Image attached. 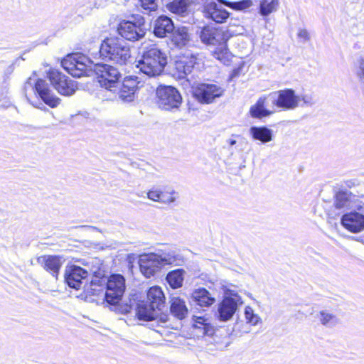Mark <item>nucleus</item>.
Here are the masks:
<instances>
[{"label": "nucleus", "mask_w": 364, "mask_h": 364, "mask_svg": "<svg viewBox=\"0 0 364 364\" xmlns=\"http://www.w3.org/2000/svg\"><path fill=\"white\" fill-rule=\"evenodd\" d=\"M166 64V55L156 45H151L144 51L136 67L146 75L153 77L161 75Z\"/></svg>", "instance_id": "1"}, {"label": "nucleus", "mask_w": 364, "mask_h": 364, "mask_svg": "<svg viewBox=\"0 0 364 364\" xmlns=\"http://www.w3.org/2000/svg\"><path fill=\"white\" fill-rule=\"evenodd\" d=\"M100 56L105 60L124 65L130 58V49L117 36L106 37L101 43Z\"/></svg>", "instance_id": "2"}, {"label": "nucleus", "mask_w": 364, "mask_h": 364, "mask_svg": "<svg viewBox=\"0 0 364 364\" xmlns=\"http://www.w3.org/2000/svg\"><path fill=\"white\" fill-rule=\"evenodd\" d=\"M353 193L347 190H339L334 195V207L342 209L350 205Z\"/></svg>", "instance_id": "33"}, {"label": "nucleus", "mask_w": 364, "mask_h": 364, "mask_svg": "<svg viewBox=\"0 0 364 364\" xmlns=\"http://www.w3.org/2000/svg\"><path fill=\"white\" fill-rule=\"evenodd\" d=\"M236 143V141L235 140H230V144L232 146V145H234Z\"/></svg>", "instance_id": "44"}, {"label": "nucleus", "mask_w": 364, "mask_h": 364, "mask_svg": "<svg viewBox=\"0 0 364 364\" xmlns=\"http://www.w3.org/2000/svg\"><path fill=\"white\" fill-rule=\"evenodd\" d=\"M279 5V0H261L259 5V13L266 17L275 12Z\"/></svg>", "instance_id": "36"}, {"label": "nucleus", "mask_w": 364, "mask_h": 364, "mask_svg": "<svg viewBox=\"0 0 364 364\" xmlns=\"http://www.w3.org/2000/svg\"><path fill=\"white\" fill-rule=\"evenodd\" d=\"M141 6L145 10L150 11H155L157 9L156 0H140Z\"/></svg>", "instance_id": "39"}, {"label": "nucleus", "mask_w": 364, "mask_h": 364, "mask_svg": "<svg viewBox=\"0 0 364 364\" xmlns=\"http://www.w3.org/2000/svg\"><path fill=\"white\" fill-rule=\"evenodd\" d=\"M276 93L277 99L273 102L274 105L284 110L292 109L297 107L299 98L293 90H281Z\"/></svg>", "instance_id": "15"}, {"label": "nucleus", "mask_w": 364, "mask_h": 364, "mask_svg": "<svg viewBox=\"0 0 364 364\" xmlns=\"http://www.w3.org/2000/svg\"><path fill=\"white\" fill-rule=\"evenodd\" d=\"M194 301L201 307H209L215 301V298L212 297L210 292L205 288L196 289L193 293Z\"/></svg>", "instance_id": "29"}, {"label": "nucleus", "mask_w": 364, "mask_h": 364, "mask_svg": "<svg viewBox=\"0 0 364 364\" xmlns=\"http://www.w3.org/2000/svg\"><path fill=\"white\" fill-rule=\"evenodd\" d=\"M161 320L164 322L168 320V316L167 315H165L164 316V318H161Z\"/></svg>", "instance_id": "43"}, {"label": "nucleus", "mask_w": 364, "mask_h": 364, "mask_svg": "<svg viewBox=\"0 0 364 364\" xmlns=\"http://www.w3.org/2000/svg\"><path fill=\"white\" fill-rule=\"evenodd\" d=\"M224 94V89L218 84L199 82L193 87L192 95L200 104L209 105Z\"/></svg>", "instance_id": "6"}, {"label": "nucleus", "mask_w": 364, "mask_h": 364, "mask_svg": "<svg viewBox=\"0 0 364 364\" xmlns=\"http://www.w3.org/2000/svg\"><path fill=\"white\" fill-rule=\"evenodd\" d=\"M205 17L217 23H223L230 16V13L215 2L208 4L204 8Z\"/></svg>", "instance_id": "19"}, {"label": "nucleus", "mask_w": 364, "mask_h": 364, "mask_svg": "<svg viewBox=\"0 0 364 364\" xmlns=\"http://www.w3.org/2000/svg\"><path fill=\"white\" fill-rule=\"evenodd\" d=\"M267 98V96L259 97L256 103L250 107V114L252 117L261 119L272 114L273 112L265 108Z\"/></svg>", "instance_id": "30"}, {"label": "nucleus", "mask_w": 364, "mask_h": 364, "mask_svg": "<svg viewBox=\"0 0 364 364\" xmlns=\"http://www.w3.org/2000/svg\"><path fill=\"white\" fill-rule=\"evenodd\" d=\"M140 82L136 76L125 77L119 90V97L127 102L134 100L135 93L139 90Z\"/></svg>", "instance_id": "17"}, {"label": "nucleus", "mask_w": 364, "mask_h": 364, "mask_svg": "<svg viewBox=\"0 0 364 364\" xmlns=\"http://www.w3.org/2000/svg\"><path fill=\"white\" fill-rule=\"evenodd\" d=\"M358 76L360 79L364 78V58L360 60V71L358 73Z\"/></svg>", "instance_id": "41"}, {"label": "nucleus", "mask_w": 364, "mask_h": 364, "mask_svg": "<svg viewBox=\"0 0 364 364\" xmlns=\"http://www.w3.org/2000/svg\"><path fill=\"white\" fill-rule=\"evenodd\" d=\"M164 264V259L155 253L141 255L139 259L141 272L146 278H150L159 272Z\"/></svg>", "instance_id": "12"}, {"label": "nucleus", "mask_w": 364, "mask_h": 364, "mask_svg": "<svg viewBox=\"0 0 364 364\" xmlns=\"http://www.w3.org/2000/svg\"><path fill=\"white\" fill-rule=\"evenodd\" d=\"M199 37L203 43L207 46H215L220 42L229 41L231 35L221 27L205 25L201 28Z\"/></svg>", "instance_id": "11"}, {"label": "nucleus", "mask_w": 364, "mask_h": 364, "mask_svg": "<svg viewBox=\"0 0 364 364\" xmlns=\"http://www.w3.org/2000/svg\"><path fill=\"white\" fill-rule=\"evenodd\" d=\"M174 29L173 23L171 18L166 16H160L156 20L154 27V33L156 37L164 38L171 33Z\"/></svg>", "instance_id": "21"}, {"label": "nucleus", "mask_w": 364, "mask_h": 364, "mask_svg": "<svg viewBox=\"0 0 364 364\" xmlns=\"http://www.w3.org/2000/svg\"><path fill=\"white\" fill-rule=\"evenodd\" d=\"M191 41L190 35L186 27H180L173 31L171 36V43L177 48H181L188 44Z\"/></svg>", "instance_id": "26"}, {"label": "nucleus", "mask_w": 364, "mask_h": 364, "mask_svg": "<svg viewBox=\"0 0 364 364\" xmlns=\"http://www.w3.org/2000/svg\"><path fill=\"white\" fill-rule=\"evenodd\" d=\"M34 91L50 107H56L60 104V99L52 94L48 83L44 80L38 79L36 81Z\"/></svg>", "instance_id": "16"}, {"label": "nucleus", "mask_w": 364, "mask_h": 364, "mask_svg": "<svg viewBox=\"0 0 364 364\" xmlns=\"http://www.w3.org/2000/svg\"><path fill=\"white\" fill-rule=\"evenodd\" d=\"M47 77L55 90L61 95H71L77 89L74 81L70 80L56 69H49L47 73Z\"/></svg>", "instance_id": "9"}, {"label": "nucleus", "mask_w": 364, "mask_h": 364, "mask_svg": "<svg viewBox=\"0 0 364 364\" xmlns=\"http://www.w3.org/2000/svg\"><path fill=\"white\" fill-rule=\"evenodd\" d=\"M146 302L156 311H161L166 304V297L162 289L159 286L150 287L146 293Z\"/></svg>", "instance_id": "20"}, {"label": "nucleus", "mask_w": 364, "mask_h": 364, "mask_svg": "<svg viewBox=\"0 0 364 364\" xmlns=\"http://www.w3.org/2000/svg\"><path fill=\"white\" fill-rule=\"evenodd\" d=\"M41 267L56 279L63 265L62 257L57 255H43L36 258Z\"/></svg>", "instance_id": "13"}, {"label": "nucleus", "mask_w": 364, "mask_h": 364, "mask_svg": "<svg viewBox=\"0 0 364 364\" xmlns=\"http://www.w3.org/2000/svg\"><path fill=\"white\" fill-rule=\"evenodd\" d=\"M193 327L203 336L212 335L214 332L213 326L204 316H193Z\"/></svg>", "instance_id": "32"}, {"label": "nucleus", "mask_w": 364, "mask_h": 364, "mask_svg": "<svg viewBox=\"0 0 364 364\" xmlns=\"http://www.w3.org/2000/svg\"><path fill=\"white\" fill-rule=\"evenodd\" d=\"M299 36L300 37H303L304 38H309V34H308V33H307L306 31H304V30L301 31L299 32Z\"/></svg>", "instance_id": "42"}, {"label": "nucleus", "mask_w": 364, "mask_h": 364, "mask_svg": "<svg viewBox=\"0 0 364 364\" xmlns=\"http://www.w3.org/2000/svg\"><path fill=\"white\" fill-rule=\"evenodd\" d=\"M237 302L231 297H224L218 306L219 319L222 321L229 320L235 313Z\"/></svg>", "instance_id": "22"}, {"label": "nucleus", "mask_w": 364, "mask_h": 364, "mask_svg": "<svg viewBox=\"0 0 364 364\" xmlns=\"http://www.w3.org/2000/svg\"><path fill=\"white\" fill-rule=\"evenodd\" d=\"M221 4L235 11L248 12L254 5L252 0H240L237 1H230L228 0H218Z\"/></svg>", "instance_id": "31"}, {"label": "nucleus", "mask_w": 364, "mask_h": 364, "mask_svg": "<svg viewBox=\"0 0 364 364\" xmlns=\"http://www.w3.org/2000/svg\"><path fill=\"white\" fill-rule=\"evenodd\" d=\"M88 272L84 268L75 264L67 267L65 273V280L67 284L73 289L79 290L82 280L87 278Z\"/></svg>", "instance_id": "14"}, {"label": "nucleus", "mask_w": 364, "mask_h": 364, "mask_svg": "<svg viewBox=\"0 0 364 364\" xmlns=\"http://www.w3.org/2000/svg\"><path fill=\"white\" fill-rule=\"evenodd\" d=\"M89 58L80 53H72L64 57L62 67L75 77L87 75L90 71Z\"/></svg>", "instance_id": "5"}, {"label": "nucleus", "mask_w": 364, "mask_h": 364, "mask_svg": "<svg viewBox=\"0 0 364 364\" xmlns=\"http://www.w3.org/2000/svg\"><path fill=\"white\" fill-rule=\"evenodd\" d=\"M156 103L160 109L169 111L181 106L182 97L176 87L161 85L156 90Z\"/></svg>", "instance_id": "3"}, {"label": "nucleus", "mask_w": 364, "mask_h": 364, "mask_svg": "<svg viewBox=\"0 0 364 364\" xmlns=\"http://www.w3.org/2000/svg\"><path fill=\"white\" fill-rule=\"evenodd\" d=\"M116 31L119 36L128 41H137L143 38L146 34L144 18L141 16L134 21L121 20L117 26Z\"/></svg>", "instance_id": "4"}, {"label": "nucleus", "mask_w": 364, "mask_h": 364, "mask_svg": "<svg viewBox=\"0 0 364 364\" xmlns=\"http://www.w3.org/2000/svg\"><path fill=\"white\" fill-rule=\"evenodd\" d=\"M125 291V279L119 274H112L106 278V291L105 298L112 305L117 304L122 299Z\"/></svg>", "instance_id": "8"}, {"label": "nucleus", "mask_w": 364, "mask_h": 364, "mask_svg": "<svg viewBox=\"0 0 364 364\" xmlns=\"http://www.w3.org/2000/svg\"><path fill=\"white\" fill-rule=\"evenodd\" d=\"M170 311L175 317L181 320L187 316L188 310L185 301L177 296L171 299Z\"/></svg>", "instance_id": "27"}, {"label": "nucleus", "mask_w": 364, "mask_h": 364, "mask_svg": "<svg viewBox=\"0 0 364 364\" xmlns=\"http://www.w3.org/2000/svg\"><path fill=\"white\" fill-rule=\"evenodd\" d=\"M198 55H182L175 62V68L180 77L191 73L195 66L198 65Z\"/></svg>", "instance_id": "18"}, {"label": "nucleus", "mask_w": 364, "mask_h": 364, "mask_svg": "<svg viewBox=\"0 0 364 364\" xmlns=\"http://www.w3.org/2000/svg\"><path fill=\"white\" fill-rule=\"evenodd\" d=\"M250 132L255 139L263 143L269 142L272 139V131L266 127H253L250 129Z\"/></svg>", "instance_id": "35"}, {"label": "nucleus", "mask_w": 364, "mask_h": 364, "mask_svg": "<svg viewBox=\"0 0 364 364\" xmlns=\"http://www.w3.org/2000/svg\"><path fill=\"white\" fill-rule=\"evenodd\" d=\"M320 315L321 322L323 325H327L331 321H332L335 318V316L328 314L324 311H320Z\"/></svg>", "instance_id": "40"}, {"label": "nucleus", "mask_w": 364, "mask_h": 364, "mask_svg": "<svg viewBox=\"0 0 364 364\" xmlns=\"http://www.w3.org/2000/svg\"><path fill=\"white\" fill-rule=\"evenodd\" d=\"M245 316L247 322L255 325L258 323L259 318L254 314L253 309L247 306L245 309Z\"/></svg>", "instance_id": "38"}, {"label": "nucleus", "mask_w": 364, "mask_h": 364, "mask_svg": "<svg viewBox=\"0 0 364 364\" xmlns=\"http://www.w3.org/2000/svg\"><path fill=\"white\" fill-rule=\"evenodd\" d=\"M136 315L139 320L151 321L158 318L159 311L146 301H141L137 304Z\"/></svg>", "instance_id": "24"}, {"label": "nucleus", "mask_w": 364, "mask_h": 364, "mask_svg": "<svg viewBox=\"0 0 364 364\" xmlns=\"http://www.w3.org/2000/svg\"><path fill=\"white\" fill-rule=\"evenodd\" d=\"M355 208V210L343 214L341 219L342 226L351 233L364 231V203L358 201Z\"/></svg>", "instance_id": "7"}, {"label": "nucleus", "mask_w": 364, "mask_h": 364, "mask_svg": "<svg viewBox=\"0 0 364 364\" xmlns=\"http://www.w3.org/2000/svg\"><path fill=\"white\" fill-rule=\"evenodd\" d=\"M184 273L185 271L183 269H176L167 274L166 279L172 289H178L182 287Z\"/></svg>", "instance_id": "34"}, {"label": "nucleus", "mask_w": 364, "mask_h": 364, "mask_svg": "<svg viewBox=\"0 0 364 364\" xmlns=\"http://www.w3.org/2000/svg\"><path fill=\"white\" fill-rule=\"evenodd\" d=\"M189 4L188 0H173L167 4V8L173 14H183L186 12Z\"/></svg>", "instance_id": "37"}, {"label": "nucleus", "mask_w": 364, "mask_h": 364, "mask_svg": "<svg viewBox=\"0 0 364 364\" xmlns=\"http://www.w3.org/2000/svg\"><path fill=\"white\" fill-rule=\"evenodd\" d=\"M96 75L100 85L110 90L112 88L116 87L121 77V74L118 70L107 64H97Z\"/></svg>", "instance_id": "10"}, {"label": "nucleus", "mask_w": 364, "mask_h": 364, "mask_svg": "<svg viewBox=\"0 0 364 364\" xmlns=\"http://www.w3.org/2000/svg\"><path fill=\"white\" fill-rule=\"evenodd\" d=\"M147 197L153 201L171 203L176 200V193L170 188L151 189L148 191Z\"/></svg>", "instance_id": "23"}, {"label": "nucleus", "mask_w": 364, "mask_h": 364, "mask_svg": "<svg viewBox=\"0 0 364 364\" xmlns=\"http://www.w3.org/2000/svg\"><path fill=\"white\" fill-rule=\"evenodd\" d=\"M228 41H225L215 45V48L211 53V55L216 60L225 65L229 64L232 58V55L228 46Z\"/></svg>", "instance_id": "25"}, {"label": "nucleus", "mask_w": 364, "mask_h": 364, "mask_svg": "<svg viewBox=\"0 0 364 364\" xmlns=\"http://www.w3.org/2000/svg\"><path fill=\"white\" fill-rule=\"evenodd\" d=\"M105 284L106 277L95 274L85 291L90 296H99L104 294Z\"/></svg>", "instance_id": "28"}]
</instances>
